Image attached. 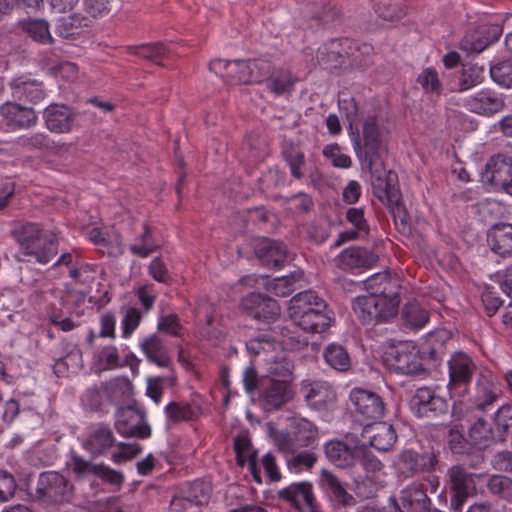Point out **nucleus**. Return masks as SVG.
Listing matches in <instances>:
<instances>
[{"instance_id":"nucleus-1","label":"nucleus","mask_w":512,"mask_h":512,"mask_svg":"<svg viewBox=\"0 0 512 512\" xmlns=\"http://www.w3.org/2000/svg\"><path fill=\"white\" fill-rule=\"evenodd\" d=\"M287 328L282 329V339H275L268 334L260 335L246 342L248 353L260 358L267 365V372L270 377L278 379H291L293 365L287 358L284 346L301 341L289 335Z\"/></svg>"},{"instance_id":"nucleus-2","label":"nucleus","mask_w":512,"mask_h":512,"mask_svg":"<svg viewBox=\"0 0 512 512\" xmlns=\"http://www.w3.org/2000/svg\"><path fill=\"white\" fill-rule=\"evenodd\" d=\"M373 46L349 38L331 39L317 50L316 60L324 69H337L349 62L351 66H365L371 61Z\"/></svg>"},{"instance_id":"nucleus-3","label":"nucleus","mask_w":512,"mask_h":512,"mask_svg":"<svg viewBox=\"0 0 512 512\" xmlns=\"http://www.w3.org/2000/svg\"><path fill=\"white\" fill-rule=\"evenodd\" d=\"M13 236L19 244V261H30L47 264L58 253V240L47 234L36 223L27 222L13 230Z\"/></svg>"},{"instance_id":"nucleus-4","label":"nucleus","mask_w":512,"mask_h":512,"mask_svg":"<svg viewBox=\"0 0 512 512\" xmlns=\"http://www.w3.org/2000/svg\"><path fill=\"white\" fill-rule=\"evenodd\" d=\"M384 273H376L364 282L367 295L356 298L353 310L363 324H378L384 319Z\"/></svg>"},{"instance_id":"nucleus-5","label":"nucleus","mask_w":512,"mask_h":512,"mask_svg":"<svg viewBox=\"0 0 512 512\" xmlns=\"http://www.w3.org/2000/svg\"><path fill=\"white\" fill-rule=\"evenodd\" d=\"M439 452L432 446H422L419 451L403 450L394 461L393 467L400 476L405 478L420 473H429L435 470L438 465Z\"/></svg>"},{"instance_id":"nucleus-6","label":"nucleus","mask_w":512,"mask_h":512,"mask_svg":"<svg viewBox=\"0 0 512 512\" xmlns=\"http://www.w3.org/2000/svg\"><path fill=\"white\" fill-rule=\"evenodd\" d=\"M317 426L306 418L294 417L289 424V431L277 438L279 449L294 452L299 448L315 449L318 445Z\"/></svg>"},{"instance_id":"nucleus-7","label":"nucleus","mask_w":512,"mask_h":512,"mask_svg":"<svg viewBox=\"0 0 512 512\" xmlns=\"http://www.w3.org/2000/svg\"><path fill=\"white\" fill-rule=\"evenodd\" d=\"M36 492L43 502L59 505L71 502L74 486L62 474L46 471L42 472L38 478Z\"/></svg>"},{"instance_id":"nucleus-8","label":"nucleus","mask_w":512,"mask_h":512,"mask_svg":"<svg viewBox=\"0 0 512 512\" xmlns=\"http://www.w3.org/2000/svg\"><path fill=\"white\" fill-rule=\"evenodd\" d=\"M470 461L461 464L452 465L448 471V483L453 493L451 497V506L456 512H460L466 499L475 490V474L467 471L465 465L468 466Z\"/></svg>"},{"instance_id":"nucleus-9","label":"nucleus","mask_w":512,"mask_h":512,"mask_svg":"<svg viewBox=\"0 0 512 512\" xmlns=\"http://www.w3.org/2000/svg\"><path fill=\"white\" fill-rule=\"evenodd\" d=\"M278 498L297 512H322L308 481L294 482L280 489Z\"/></svg>"},{"instance_id":"nucleus-10","label":"nucleus","mask_w":512,"mask_h":512,"mask_svg":"<svg viewBox=\"0 0 512 512\" xmlns=\"http://www.w3.org/2000/svg\"><path fill=\"white\" fill-rule=\"evenodd\" d=\"M241 308L247 316L259 323H274L280 316L278 302L262 293H249L241 300Z\"/></svg>"},{"instance_id":"nucleus-11","label":"nucleus","mask_w":512,"mask_h":512,"mask_svg":"<svg viewBox=\"0 0 512 512\" xmlns=\"http://www.w3.org/2000/svg\"><path fill=\"white\" fill-rule=\"evenodd\" d=\"M386 366L400 374H413L420 370L418 354L409 342L390 344L386 348Z\"/></svg>"},{"instance_id":"nucleus-12","label":"nucleus","mask_w":512,"mask_h":512,"mask_svg":"<svg viewBox=\"0 0 512 512\" xmlns=\"http://www.w3.org/2000/svg\"><path fill=\"white\" fill-rule=\"evenodd\" d=\"M378 255L362 246H350L342 250L335 258L336 266L349 273H359L373 268L378 262Z\"/></svg>"},{"instance_id":"nucleus-13","label":"nucleus","mask_w":512,"mask_h":512,"mask_svg":"<svg viewBox=\"0 0 512 512\" xmlns=\"http://www.w3.org/2000/svg\"><path fill=\"white\" fill-rule=\"evenodd\" d=\"M386 199L397 230L408 235L411 232V221L402 202V195L398 187V176L393 171L386 173Z\"/></svg>"},{"instance_id":"nucleus-14","label":"nucleus","mask_w":512,"mask_h":512,"mask_svg":"<svg viewBox=\"0 0 512 512\" xmlns=\"http://www.w3.org/2000/svg\"><path fill=\"white\" fill-rule=\"evenodd\" d=\"M273 63L270 59L259 57L254 59H236L235 84H262L273 72Z\"/></svg>"},{"instance_id":"nucleus-15","label":"nucleus","mask_w":512,"mask_h":512,"mask_svg":"<svg viewBox=\"0 0 512 512\" xmlns=\"http://www.w3.org/2000/svg\"><path fill=\"white\" fill-rule=\"evenodd\" d=\"M117 444L112 429L104 424H97L90 428L87 436L82 440L81 447L88 452L92 458L107 455Z\"/></svg>"},{"instance_id":"nucleus-16","label":"nucleus","mask_w":512,"mask_h":512,"mask_svg":"<svg viewBox=\"0 0 512 512\" xmlns=\"http://www.w3.org/2000/svg\"><path fill=\"white\" fill-rule=\"evenodd\" d=\"M482 181L506 189L512 184V157L498 153L485 165Z\"/></svg>"},{"instance_id":"nucleus-17","label":"nucleus","mask_w":512,"mask_h":512,"mask_svg":"<svg viewBox=\"0 0 512 512\" xmlns=\"http://www.w3.org/2000/svg\"><path fill=\"white\" fill-rule=\"evenodd\" d=\"M76 116L71 107L57 103L50 104L43 112L47 129L57 134L71 132L76 126Z\"/></svg>"},{"instance_id":"nucleus-18","label":"nucleus","mask_w":512,"mask_h":512,"mask_svg":"<svg viewBox=\"0 0 512 512\" xmlns=\"http://www.w3.org/2000/svg\"><path fill=\"white\" fill-rule=\"evenodd\" d=\"M363 145L365 149V158L369 163L371 171L374 170L377 162L383 163L380 157L381 132L377 116H368L363 123L362 128Z\"/></svg>"},{"instance_id":"nucleus-19","label":"nucleus","mask_w":512,"mask_h":512,"mask_svg":"<svg viewBox=\"0 0 512 512\" xmlns=\"http://www.w3.org/2000/svg\"><path fill=\"white\" fill-rule=\"evenodd\" d=\"M305 401L310 408L316 411L331 410L336 402V393L333 387L325 381H315L304 386Z\"/></svg>"},{"instance_id":"nucleus-20","label":"nucleus","mask_w":512,"mask_h":512,"mask_svg":"<svg viewBox=\"0 0 512 512\" xmlns=\"http://www.w3.org/2000/svg\"><path fill=\"white\" fill-rule=\"evenodd\" d=\"M349 399L355 410L369 419H378L384 413V402L382 398L369 390L353 388L350 391Z\"/></svg>"},{"instance_id":"nucleus-21","label":"nucleus","mask_w":512,"mask_h":512,"mask_svg":"<svg viewBox=\"0 0 512 512\" xmlns=\"http://www.w3.org/2000/svg\"><path fill=\"white\" fill-rule=\"evenodd\" d=\"M448 389L453 392L466 386L472 379L476 366L472 359L464 353H456L448 362Z\"/></svg>"},{"instance_id":"nucleus-22","label":"nucleus","mask_w":512,"mask_h":512,"mask_svg":"<svg viewBox=\"0 0 512 512\" xmlns=\"http://www.w3.org/2000/svg\"><path fill=\"white\" fill-rule=\"evenodd\" d=\"M293 396L291 379H278L270 377L263 384L261 397L264 403L274 409L281 408Z\"/></svg>"},{"instance_id":"nucleus-23","label":"nucleus","mask_w":512,"mask_h":512,"mask_svg":"<svg viewBox=\"0 0 512 512\" xmlns=\"http://www.w3.org/2000/svg\"><path fill=\"white\" fill-rule=\"evenodd\" d=\"M88 239L109 256L123 253L121 235L114 227H94L88 232Z\"/></svg>"},{"instance_id":"nucleus-24","label":"nucleus","mask_w":512,"mask_h":512,"mask_svg":"<svg viewBox=\"0 0 512 512\" xmlns=\"http://www.w3.org/2000/svg\"><path fill=\"white\" fill-rule=\"evenodd\" d=\"M318 484L324 495L333 505H349L353 497L347 492L342 482L327 469H322Z\"/></svg>"},{"instance_id":"nucleus-25","label":"nucleus","mask_w":512,"mask_h":512,"mask_svg":"<svg viewBox=\"0 0 512 512\" xmlns=\"http://www.w3.org/2000/svg\"><path fill=\"white\" fill-rule=\"evenodd\" d=\"M0 114L7 126L12 129L29 128L37 121L33 108L25 107L14 102H6L0 107Z\"/></svg>"},{"instance_id":"nucleus-26","label":"nucleus","mask_w":512,"mask_h":512,"mask_svg":"<svg viewBox=\"0 0 512 512\" xmlns=\"http://www.w3.org/2000/svg\"><path fill=\"white\" fill-rule=\"evenodd\" d=\"M11 90L15 99L32 104H37L46 97L43 83L25 76L14 79L11 82Z\"/></svg>"},{"instance_id":"nucleus-27","label":"nucleus","mask_w":512,"mask_h":512,"mask_svg":"<svg viewBox=\"0 0 512 512\" xmlns=\"http://www.w3.org/2000/svg\"><path fill=\"white\" fill-rule=\"evenodd\" d=\"M325 302L324 299L318 296L313 290L302 291L292 297L288 308L289 317L292 322H301L307 324L305 315L314 312L316 303Z\"/></svg>"},{"instance_id":"nucleus-28","label":"nucleus","mask_w":512,"mask_h":512,"mask_svg":"<svg viewBox=\"0 0 512 512\" xmlns=\"http://www.w3.org/2000/svg\"><path fill=\"white\" fill-rule=\"evenodd\" d=\"M297 77L287 68L275 69L265 80L267 90L273 94L275 98L287 97L292 94Z\"/></svg>"},{"instance_id":"nucleus-29","label":"nucleus","mask_w":512,"mask_h":512,"mask_svg":"<svg viewBox=\"0 0 512 512\" xmlns=\"http://www.w3.org/2000/svg\"><path fill=\"white\" fill-rule=\"evenodd\" d=\"M465 106L473 113L490 116L503 109L504 101L494 94L481 91L467 98Z\"/></svg>"},{"instance_id":"nucleus-30","label":"nucleus","mask_w":512,"mask_h":512,"mask_svg":"<svg viewBox=\"0 0 512 512\" xmlns=\"http://www.w3.org/2000/svg\"><path fill=\"white\" fill-rule=\"evenodd\" d=\"M164 411L168 420L173 423L196 421L203 414L201 405L195 400L171 401L165 406Z\"/></svg>"},{"instance_id":"nucleus-31","label":"nucleus","mask_w":512,"mask_h":512,"mask_svg":"<svg viewBox=\"0 0 512 512\" xmlns=\"http://www.w3.org/2000/svg\"><path fill=\"white\" fill-rule=\"evenodd\" d=\"M140 348L147 360L158 367L166 368L171 364V358L163 340L156 334L144 338Z\"/></svg>"},{"instance_id":"nucleus-32","label":"nucleus","mask_w":512,"mask_h":512,"mask_svg":"<svg viewBox=\"0 0 512 512\" xmlns=\"http://www.w3.org/2000/svg\"><path fill=\"white\" fill-rule=\"evenodd\" d=\"M358 447L351 448L343 441H330L325 445V454L336 466L348 468L358 461Z\"/></svg>"},{"instance_id":"nucleus-33","label":"nucleus","mask_w":512,"mask_h":512,"mask_svg":"<svg viewBox=\"0 0 512 512\" xmlns=\"http://www.w3.org/2000/svg\"><path fill=\"white\" fill-rule=\"evenodd\" d=\"M448 447L454 454L467 455L468 458H471L470 463H468L470 468H476L484 461L481 450L472 447L457 428L449 430Z\"/></svg>"},{"instance_id":"nucleus-34","label":"nucleus","mask_w":512,"mask_h":512,"mask_svg":"<svg viewBox=\"0 0 512 512\" xmlns=\"http://www.w3.org/2000/svg\"><path fill=\"white\" fill-rule=\"evenodd\" d=\"M257 257L268 268H281L287 260V247L283 242L268 240L256 251Z\"/></svg>"},{"instance_id":"nucleus-35","label":"nucleus","mask_w":512,"mask_h":512,"mask_svg":"<svg viewBox=\"0 0 512 512\" xmlns=\"http://www.w3.org/2000/svg\"><path fill=\"white\" fill-rule=\"evenodd\" d=\"M488 243L491 249L500 256L512 254V225L498 223L488 232Z\"/></svg>"},{"instance_id":"nucleus-36","label":"nucleus","mask_w":512,"mask_h":512,"mask_svg":"<svg viewBox=\"0 0 512 512\" xmlns=\"http://www.w3.org/2000/svg\"><path fill=\"white\" fill-rule=\"evenodd\" d=\"M402 509L405 512H431V500L426 491L417 485H410L401 493Z\"/></svg>"},{"instance_id":"nucleus-37","label":"nucleus","mask_w":512,"mask_h":512,"mask_svg":"<svg viewBox=\"0 0 512 512\" xmlns=\"http://www.w3.org/2000/svg\"><path fill=\"white\" fill-rule=\"evenodd\" d=\"M307 324L301 322H293V324L307 333H323L331 326V317L327 313L326 302L316 303L314 312L305 315Z\"/></svg>"},{"instance_id":"nucleus-38","label":"nucleus","mask_w":512,"mask_h":512,"mask_svg":"<svg viewBox=\"0 0 512 512\" xmlns=\"http://www.w3.org/2000/svg\"><path fill=\"white\" fill-rule=\"evenodd\" d=\"M89 19L79 14L61 18L56 26V33L65 39H76L88 27Z\"/></svg>"},{"instance_id":"nucleus-39","label":"nucleus","mask_w":512,"mask_h":512,"mask_svg":"<svg viewBox=\"0 0 512 512\" xmlns=\"http://www.w3.org/2000/svg\"><path fill=\"white\" fill-rule=\"evenodd\" d=\"M469 437L473 445L486 447L493 441H499L497 430L484 418H478L469 429Z\"/></svg>"},{"instance_id":"nucleus-40","label":"nucleus","mask_w":512,"mask_h":512,"mask_svg":"<svg viewBox=\"0 0 512 512\" xmlns=\"http://www.w3.org/2000/svg\"><path fill=\"white\" fill-rule=\"evenodd\" d=\"M127 53L161 64L169 53L168 48L162 42L145 43L127 47Z\"/></svg>"},{"instance_id":"nucleus-41","label":"nucleus","mask_w":512,"mask_h":512,"mask_svg":"<svg viewBox=\"0 0 512 512\" xmlns=\"http://www.w3.org/2000/svg\"><path fill=\"white\" fill-rule=\"evenodd\" d=\"M325 362L333 369L345 372L351 366V359L346 348L337 343L329 344L323 352Z\"/></svg>"},{"instance_id":"nucleus-42","label":"nucleus","mask_w":512,"mask_h":512,"mask_svg":"<svg viewBox=\"0 0 512 512\" xmlns=\"http://www.w3.org/2000/svg\"><path fill=\"white\" fill-rule=\"evenodd\" d=\"M405 325L411 329H421L429 321V312L417 302L404 305L401 313Z\"/></svg>"},{"instance_id":"nucleus-43","label":"nucleus","mask_w":512,"mask_h":512,"mask_svg":"<svg viewBox=\"0 0 512 512\" xmlns=\"http://www.w3.org/2000/svg\"><path fill=\"white\" fill-rule=\"evenodd\" d=\"M303 278V271L296 270L289 275L277 277L268 284V290L276 296L286 297L295 290V284Z\"/></svg>"},{"instance_id":"nucleus-44","label":"nucleus","mask_w":512,"mask_h":512,"mask_svg":"<svg viewBox=\"0 0 512 512\" xmlns=\"http://www.w3.org/2000/svg\"><path fill=\"white\" fill-rule=\"evenodd\" d=\"M383 428L382 422H374L365 425L361 432V444L359 446L366 447V449L368 447L374 448L379 452H384Z\"/></svg>"},{"instance_id":"nucleus-45","label":"nucleus","mask_w":512,"mask_h":512,"mask_svg":"<svg viewBox=\"0 0 512 512\" xmlns=\"http://www.w3.org/2000/svg\"><path fill=\"white\" fill-rule=\"evenodd\" d=\"M485 78V69L474 63L462 65V71L459 78V90L465 91L471 89L483 82Z\"/></svg>"},{"instance_id":"nucleus-46","label":"nucleus","mask_w":512,"mask_h":512,"mask_svg":"<svg viewBox=\"0 0 512 512\" xmlns=\"http://www.w3.org/2000/svg\"><path fill=\"white\" fill-rule=\"evenodd\" d=\"M435 392L430 387H420L415 391L411 399V407L419 418H430V410L427 404L435 397Z\"/></svg>"},{"instance_id":"nucleus-47","label":"nucleus","mask_w":512,"mask_h":512,"mask_svg":"<svg viewBox=\"0 0 512 512\" xmlns=\"http://www.w3.org/2000/svg\"><path fill=\"white\" fill-rule=\"evenodd\" d=\"M109 400L108 387L104 383L89 387L82 396L83 403L91 410L98 411Z\"/></svg>"},{"instance_id":"nucleus-48","label":"nucleus","mask_w":512,"mask_h":512,"mask_svg":"<svg viewBox=\"0 0 512 512\" xmlns=\"http://www.w3.org/2000/svg\"><path fill=\"white\" fill-rule=\"evenodd\" d=\"M159 246L154 243L152 231L147 223L143 225V233L140 235V243L132 244L129 247L133 255L141 258H147L150 254L157 251Z\"/></svg>"},{"instance_id":"nucleus-49","label":"nucleus","mask_w":512,"mask_h":512,"mask_svg":"<svg viewBox=\"0 0 512 512\" xmlns=\"http://www.w3.org/2000/svg\"><path fill=\"white\" fill-rule=\"evenodd\" d=\"M322 154L331 161L332 166L335 168L349 169L352 166L351 157L343 153L342 148L337 143L325 145Z\"/></svg>"},{"instance_id":"nucleus-50","label":"nucleus","mask_w":512,"mask_h":512,"mask_svg":"<svg viewBox=\"0 0 512 512\" xmlns=\"http://www.w3.org/2000/svg\"><path fill=\"white\" fill-rule=\"evenodd\" d=\"M495 428L500 442L505 441L512 430V406L504 405L498 409L495 416Z\"/></svg>"},{"instance_id":"nucleus-51","label":"nucleus","mask_w":512,"mask_h":512,"mask_svg":"<svg viewBox=\"0 0 512 512\" xmlns=\"http://www.w3.org/2000/svg\"><path fill=\"white\" fill-rule=\"evenodd\" d=\"M96 265L83 262L82 260L72 270L69 271V277L75 284L90 285L95 280Z\"/></svg>"},{"instance_id":"nucleus-52","label":"nucleus","mask_w":512,"mask_h":512,"mask_svg":"<svg viewBox=\"0 0 512 512\" xmlns=\"http://www.w3.org/2000/svg\"><path fill=\"white\" fill-rule=\"evenodd\" d=\"M234 451L236 461L240 467L251 463V460H257V453L252 449L251 443L246 437H237L234 440Z\"/></svg>"},{"instance_id":"nucleus-53","label":"nucleus","mask_w":512,"mask_h":512,"mask_svg":"<svg viewBox=\"0 0 512 512\" xmlns=\"http://www.w3.org/2000/svg\"><path fill=\"white\" fill-rule=\"evenodd\" d=\"M182 491L197 508L208 502L211 489L202 481H194L188 484Z\"/></svg>"},{"instance_id":"nucleus-54","label":"nucleus","mask_w":512,"mask_h":512,"mask_svg":"<svg viewBox=\"0 0 512 512\" xmlns=\"http://www.w3.org/2000/svg\"><path fill=\"white\" fill-rule=\"evenodd\" d=\"M25 31L33 38L35 41L39 43H50L52 41V37L49 32L48 22L42 19H32L29 20L25 26Z\"/></svg>"},{"instance_id":"nucleus-55","label":"nucleus","mask_w":512,"mask_h":512,"mask_svg":"<svg viewBox=\"0 0 512 512\" xmlns=\"http://www.w3.org/2000/svg\"><path fill=\"white\" fill-rule=\"evenodd\" d=\"M284 159L289 166L290 173L295 179H302L304 176L303 167L305 165V155L304 153L296 148H290L284 150L283 152Z\"/></svg>"},{"instance_id":"nucleus-56","label":"nucleus","mask_w":512,"mask_h":512,"mask_svg":"<svg viewBox=\"0 0 512 512\" xmlns=\"http://www.w3.org/2000/svg\"><path fill=\"white\" fill-rule=\"evenodd\" d=\"M236 59L235 60H224V59H214L209 63V70L220 77L226 79V81L230 84H235L236 82Z\"/></svg>"},{"instance_id":"nucleus-57","label":"nucleus","mask_w":512,"mask_h":512,"mask_svg":"<svg viewBox=\"0 0 512 512\" xmlns=\"http://www.w3.org/2000/svg\"><path fill=\"white\" fill-rule=\"evenodd\" d=\"M417 81L425 92L435 93L436 95H440L442 92L441 81L437 71L433 68L424 69L418 76Z\"/></svg>"},{"instance_id":"nucleus-58","label":"nucleus","mask_w":512,"mask_h":512,"mask_svg":"<svg viewBox=\"0 0 512 512\" xmlns=\"http://www.w3.org/2000/svg\"><path fill=\"white\" fill-rule=\"evenodd\" d=\"M142 320V313L138 308L130 307L121 320L122 337L129 339L139 327Z\"/></svg>"},{"instance_id":"nucleus-59","label":"nucleus","mask_w":512,"mask_h":512,"mask_svg":"<svg viewBox=\"0 0 512 512\" xmlns=\"http://www.w3.org/2000/svg\"><path fill=\"white\" fill-rule=\"evenodd\" d=\"M157 329L158 331L166 333L172 337H180L182 335L183 327L178 315L170 313L159 317Z\"/></svg>"},{"instance_id":"nucleus-60","label":"nucleus","mask_w":512,"mask_h":512,"mask_svg":"<svg viewBox=\"0 0 512 512\" xmlns=\"http://www.w3.org/2000/svg\"><path fill=\"white\" fill-rule=\"evenodd\" d=\"M97 363L103 370H111L119 367L120 357L116 346H104L98 353Z\"/></svg>"},{"instance_id":"nucleus-61","label":"nucleus","mask_w":512,"mask_h":512,"mask_svg":"<svg viewBox=\"0 0 512 512\" xmlns=\"http://www.w3.org/2000/svg\"><path fill=\"white\" fill-rule=\"evenodd\" d=\"M490 75L498 84L510 87L512 85V61H502L492 66Z\"/></svg>"},{"instance_id":"nucleus-62","label":"nucleus","mask_w":512,"mask_h":512,"mask_svg":"<svg viewBox=\"0 0 512 512\" xmlns=\"http://www.w3.org/2000/svg\"><path fill=\"white\" fill-rule=\"evenodd\" d=\"M95 476L100 478L103 482L117 487V489H120L124 482L122 472L114 470L104 463L96 464Z\"/></svg>"},{"instance_id":"nucleus-63","label":"nucleus","mask_w":512,"mask_h":512,"mask_svg":"<svg viewBox=\"0 0 512 512\" xmlns=\"http://www.w3.org/2000/svg\"><path fill=\"white\" fill-rule=\"evenodd\" d=\"M488 488L493 494L499 495L504 499L512 498V479L506 476L495 475L491 477Z\"/></svg>"},{"instance_id":"nucleus-64","label":"nucleus","mask_w":512,"mask_h":512,"mask_svg":"<svg viewBox=\"0 0 512 512\" xmlns=\"http://www.w3.org/2000/svg\"><path fill=\"white\" fill-rule=\"evenodd\" d=\"M115 446L119 448V451L111 455V460L115 464L129 461L142 452V447L138 444L117 442Z\"/></svg>"}]
</instances>
